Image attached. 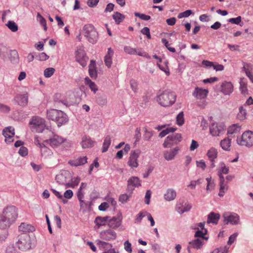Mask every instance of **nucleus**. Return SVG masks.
Wrapping results in <instances>:
<instances>
[{"mask_svg": "<svg viewBox=\"0 0 253 253\" xmlns=\"http://www.w3.org/2000/svg\"><path fill=\"white\" fill-rule=\"evenodd\" d=\"M114 52L111 48L108 49L107 54L105 57V63L108 67H110L112 64V57L113 56Z\"/></svg>", "mask_w": 253, "mask_h": 253, "instance_id": "c756f323", "label": "nucleus"}, {"mask_svg": "<svg viewBox=\"0 0 253 253\" xmlns=\"http://www.w3.org/2000/svg\"><path fill=\"white\" fill-rule=\"evenodd\" d=\"M192 12L191 10H187L185 11L184 12L180 13L178 14V17L179 18H182L183 17H187L189 16H190L191 14H192Z\"/></svg>", "mask_w": 253, "mask_h": 253, "instance_id": "5fc2aeb1", "label": "nucleus"}, {"mask_svg": "<svg viewBox=\"0 0 253 253\" xmlns=\"http://www.w3.org/2000/svg\"><path fill=\"white\" fill-rule=\"evenodd\" d=\"M55 179L59 184L64 185L65 188L72 186L71 181L72 180L71 173L67 170H63L61 173L56 175Z\"/></svg>", "mask_w": 253, "mask_h": 253, "instance_id": "423d86ee", "label": "nucleus"}, {"mask_svg": "<svg viewBox=\"0 0 253 253\" xmlns=\"http://www.w3.org/2000/svg\"><path fill=\"white\" fill-rule=\"evenodd\" d=\"M19 230L26 233V232H32L35 230L34 226L30 224L22 223L19 226Z\"/></svg>", "mask_w": 253, "mask_h": 253, "instance_id": "a878e982", "label": "nucleus"}, {"mask_svg": "<svg viewBox=\"0 0 253 253\" xmlns=\"http://www.w3.org/2000/svg\"><path fill=\"white\" fill-rule=\"evenodd\" d=\"M111 138L109 136H107L105 138L102 149V152L103 153L105 152L108 150V148L111 144Z\"/></svg>", "mask_w": 253, "mask_h": 253, "instance_id": "ea45409f", "label": "nucleus"}, {"mask_svg": "<svg viewBox=\"0 0 253 253\" xmlns=\"http://www.w3.org/2000/svg\"><path fill=\"white\" fill-rule=\"evenodd\" d=\"M125 52L129 54H134L137 53L139 55L142 56V54L140 52H137L135 48H133L130 46H126L124 48Z\"/></svg>", "mask_w": 253, "mask_h": 253, "instance_id": "c03bdc74", "label": "nucleus"}, {"mask_svg": "<svg viewBox=\"0 0 253 253\" xmlns=\"http://www.w3.org/2000/svg\"><path fill=\"white\" fill-rule=\"evenodd\" d=\"M16 243V247L22 251H26L32 248V244L29 235L23 233L19 235Z\"/></svg>", "mask_w": 253, "mask_h": 253, "instance_id": "f03ea898", "label": "nucleus"}, {"mask_svg": "<svg viewBox=\"0 0 253 253\" xmlns=\"http://www.w3.org/2000/svg\"><path fill=\"white\" fill-rule=\"evenodd\" d=\"M131 195H127L126 194H122L120 196L119 200L123 204L126 203L128 200Z\"/></svg>", "mask_w": 253, "mask_h": 253, "instance_id": "8fccbe9b", "label": "nucleus"}, {"mask_svg": "<svg viewBox=\"0 0 253 253\" xmlns=\"http://www.w3.org/2000/svg\"><path fill=\"white\" fill-rule=\"evenodd\" d=\"M223 131L222 127H210V132L213 136H217Z\"/></svg>", "mask_w": 253, "mask_h": 253, "instance_id": "37998d69", "label": "nucleus"}, {"mask_svg": "<svg viewBox=\"0 0 253 253\" xmlns=\"http://www.w3.org/2000/svg\"><path fill=\"white\" fill-rule=\"evenodd\" d=\"M240 127H228L227 134L229 137H234L240 133Z\"/></svg>", "mask_w": 253, "mask_h": 253, "instance_id": "f704fd0d", "label": "nucleus"}, {"mask_svg": "<svg viewBox=\"0 0 253 253\" xmlns=\"http://www.w3.org/2000/svg\"><path fill=\"white\" fill-rule=\"evenodd\" d=\"M237 236H238L237 233H235L231 235L229 238V240L227 242V244L230 245H231L235 241Z\"/></svg>", "mask_w": 253, "mask_h": 253, "instance_id": "052dcab7", "label": "nucleus"}, {"mask_svg": "<svg viewBox=\"0 0 253 253\" xmlns=\"http://www.w3.org/2000/svg\"><path fill=\"white\" fill-rule=\"evenodd\" d=\"M219 218L220 214L219 213L211 212L208 215L207 223H212L213 224H216L218 223Z\"/></svg>", "mask_w": 253, "mask_h": 253, "instance_id": "5701e85b", "label": "nucleus"}, {"mask_svg": "<svg viewBox=\"0 0 253 253\" xmlns=\"http://www.w3.org/2000/svg\"><path fill=\"white\" fill-rule=\"evenodd\" d=\"M208 93V89L196 87L193 92V95L197 99H202L206 98Z\"/></svg>", "mask_w": 253, "mask_h": 253, "instance_id": "dca6fc26", "label": "nucleus"}, {"mask_svg": "<svg viewBox=\"0 0 253 253\" xmlns=\"http://www.w3.org/2000/svg\"><path fill=\"white\" fill-rule=\"evenodd\" d=\"M47 116L49 119L58 122L59 124L61 125H63L67 121L66 114L61 111L55 109H50L47 111Z\"/></svg>", "mask_w": 253, "mask_h": 253, "instance_id": "39448f33", "label": "nucleus"}, {"mask_svg": "<svg viewBox=\"0 0 253 253\" xmlns=\"http://www.w3.org/2000/svg\"><path fill=\"white\" fill-rule=\"evenodd\" d=\"M217 124L213 120V118L212 117H210L208 118L207 119H203L201 122V125L203 126H213L215 125H217Z\"/></svg>", "mask_w": 253, "mask_h": 253, "instance_id": "c9c22d12", "label": "nucleus"}, {"mask_svg": "<svg viewBox=\"0 0 253 253\" xmlns=\"http://www.w3.org/2000/svg\"><path fill=\"white\" fill-rule=\"evenodd\" d=\"M48 140H45V142H47ZM48 141L51 146H58L62 143L64 140L63 138L59 137V136L54 135L53 137L50 138Z\"/></svg>", "mask_w": 253, "mask_h": 253, "instance_id": "4be33fe9", "label": "nucleus"}, {"mask_svg": "<svg viewBox=\"0 0 253 253\" xmlns=\"http://www.w3.org/2000/svg\"><path fill=\"white\" fill-rule=\"evenodd\" d=\"M94 143L95 142L91 140L90 137L85 135L83 137L81 144L83 148L85 149L93 147Z\"/></svg>", "mask_w": 253, "mask_h": 253, "instance_id": "a211bd4d", "label": "nucleus"}, {"mask_svg": "<svg viewBox=\"0 0 253 253\" xmlns=\"http://www.w3.org/2000/svg\"><path fill=\"white\" fill-rule=\"evenodd\" d=\"M77 61L83 66H86L87 58L85 56L84 51L82 49H79L76 53Z\"/></svg>", "mask_w": 253, "mask_h": 253, "instance_id": "4468645a", "label": "nucleus"}, {"mask_svg": "<svg viewBox=\"0 0 253 253\" xmlns=\"http://www.w3.org/2000/svg\"><path fill=\"white\" fill-rule=\"evenodd\" d=\"M87 158L86 156L79 157L77 159L70 160L68 162V164L72 166L78 167L86 164L87 163Z\"/></svg>", "mask_w": 253, "mask_h": 253, "instance_id": "f3484780", "label": "nucleus"}, {"mask_svg": "<svg viewBox=\"0 0 253 253\" xmlns=\"http://www.w3.org/2000/svg\"><path fill=\"white\" fill-rule=\"evenodd\" d=\"M124 246L125 250L129 253H131L132 249H131V245L128 242V241H126L124 243Z\"/></svg>", "mask_w": 253, "mask_h": 253, "instance_id": "bf43d9fd", "label": "nucleus"}, {"mask_svg": "<svg viewBox=\"0 0 253 253\" xmlns=\"http://www.w3.org/2000/svg\"><path fill=\"white\" fill-rule=\"evenodd\" d=\"M179 150V148L176 147L169 150L166 151L164 153V157L167 161L172 160L177 154Z\"/></svg>", "mask_w": 253, "mask_h": 253, "instance_id": "2eb2a0df", "label": "nucleus"}, {"mask_svg": "<svg viewBox=\"0 0 253 253\" xmlns=\"http://www.w3.org/2000/svg\"><path fill=\"white\" fill-rule=\"evenodd\" d=\"M109 218V217L108 216H97L95 218V222L98 226H103L105 225L106 222L108 221Z\"/></svg>", "mask_w": 253, "mask_h": 253, "instance_id": "e433bc0d", "label": "nucleus"}, {"mask_svg": "<svg viewBox=\"0 0 253 253\" xmlns=\"http://www.w3.org/2000/svg\"><path fill=\"white\" fill-rule=\"evenodd\" d=\"M141 32L143 35H145L148 39H151V36L150 35V30L148 27H144L141 30Z\"/></svg>", "mask_w": 253, "mask_h": 253, "instance_id": "13d9d810", "label": "nucleus"}, {"mask_svg": "<svg viewBox=\"0 0 253 253\" xmlns=\"http://www.w3.org/2000/svg\"><path fill=\"white\" fill-rule=\"evenodd\" d=\"M135 16L136 17H139L142 20L145 21H148L150 19L151 17L149 15H145L144 14H141L139 13L136 12L134 13Z\"/></svg>", "mask_w": 253, "mask_h": 253, "instance_id": "603ef678", "label": "nucleus"}, {"mask_svg": "<svg viewBox=\"0 0 253 253\" xmlns=\"http://www.w3.org/2000/svg\"><path fill=\"white\" fill-rule=\"evenodd\" d=\"M184 123V119L183 113L182 112H180L176 117V123L178 126L183 125Z\"/></svg>", "mask_w": 253, "mask_h": 253, "instance_id": "49530a36", "label": "nucleus"}, {"mask_svg": "<svg viewBox=\"0 0 253 253\" xmlns=\"http://www.w3.org/2000/svg\"><path fill=\"white\" fill-rule=\"evenodd\" d=\"M151 196V191L150 190H148L146 191L145 193V203L147 205H149L150 204V198Z\"/></svg>", "mask_w": 253, "mask_h": 253, "instance_id": "6e6d98bb", "label": "nucleus"}, {"mask_svg": "<svg viewBox=\"0 0 253 253\" xmlns=\"http://www.w3.org/2000/svg\"><path fill=\"white\" fill-rule=\"evenodd\" d=\"M140 152L136 151H134L131 152L128 161L127 162L128 165L132 168H137L138 166L137 159L139 157Z\"/></svg>", "mask_w": 253, "mask_h": 253, "instance_id": "f8f14e48", "label": "nucleus"}, {"mask_svg": "<svg viewBox=\"0 0 253 253\" xmlns=\"http://www.w3.org/2000/svg\"><path fill=\"white\" fill-rule=\"evenodd\" d=\"M18 216L17 209L14 206L5 208L0 215V228L5 229L16 220Z\"/></svg>", "mask_w": 253, "mask_h": 253, "instance_id": "f257e3e1", "label": "nucleus"}, {"mask_svg": "<svg viewBox=\"0 0 253 253\" xmlns=\"http://www.w3.org/2000/svg\"><path fill=\"white\" fill-rule=\"evenodd\" d=\"M108 221V226L112 228H118L121 225V219L119 217H113Z\"/></svg>", "mask_w": 253, "mask_h": 253, "instance_id": "cd10ccee", "label": "nucleus"}, {"mask_svg": "<svg viewBox=\"0 0 253 253\" xmlns=\"http://www.w3.org/2000/svg\"><path fill=\"white\" fill-rule=\"evenodd\" d=\"M217 153V150L212 147L208 151L207 156L211 161H213L216 158Z\"/></svg>", "mask_w": 253, "mask_h": 253, "instance_id": "4c0bfd02", "label": "nucleus"}, {"mask_svg": "<svg viewBox=\"0 0 253 253\" xmlns=\"http://www.w3.org/2000/svg\"><path fill=\"white\" fill-rule=\"evenodd\" d=\"M222 91L225 95H228L231 93L233 90V86L231 83H224L222 84Z\"/></svg>", "mask_w": 253, "mask_h": 253, "instance_id": "393cba45", "label": "nucleus"}, {"mask_svg": "<svg viewBox=\"0 0 253 253\" xmlns=\"http://www.w3.org/2000/svg\"><path fill=\"white\" fill-rule=\"evenodd\" d=\"M84 83L86 85H88L90 88V89L92 91H93L94 93H95L98 90V88L96 86L94 82H92L89 78L86 77L84 79Z\"/></svg>", "mask_w": 253, "mask_h": 253, "instance_id": "72a5a7b5", "label": "nucleus"}, {"mask_svg": "<svg viewBox=\"0 0 253 253\" xmlns=\"http://www.w3.org/2000/svg\"><path fill=\"white\" fill-rule=\"evenodd\" d=\"M246 115L247 112L246 109L243 106H240L239 112L237 114L238 118L240 120H243L246 119Z\"/></svg>", "mask_w": 253, "mask_h": 253, "instance_id": "79ce46f5", "label": "nucleus"}, {"mask_svg": "<svg viewBox=\"0 0 253 253\" xmlns=\"http://www.w3.org/2000/svg\"><path fill=\"white\" fill-rule=\"evenodd\" d=\"M240 89L243 94H246L247 92V84L243 82H240Z\"/></svg>", "mask_w": 253, "mask_h": 253, "instance_id": "774afa93", "label": "nucleus"}, {"mask_svg": "<svg viewBox=\"0 0 253 253\" xmlns=\"http://www.w3.org/2000/svg\"><path fill=\"white\" fill-rule=\"evenodd\" d=\"M176 128L174 127H167L166 129L163 130L160 133L159 136L163 137L169 132H174Z\"/></svg>", "mask_w": 253, "mask_h": 253, "instance_id": "a18cd8bd", "label": "nucleus"}, {"mask_svg": "<svg viewBox=\"0 0 253 253\" xmlns=\"http://www.w3.org/2000/svg\"><path fill=\"white\" fill-rule=\"evenodd\" d=\"M192 208L191 205L184 202H178L175 206V210L179 213L182 214L185 212L189 211Z\"/></svg>", "mask_w": 253, "mask_h": 253, "instance_id": "ddd939ff", "label": "nucleus"}, {"mask_svg": "<svg viewBox=\"0 0 253 253\" xmlns=\"http://www.w3.org/2000/svg\"><path fill=\"white\" fill-rule=\"evenodd\" d=\"M199 147V144L198 143L194 140H192L191 142V145L190 146V151H194L196 149H197Z\"/></svg>", "mask_w": 253, "mask_h": 253, "instance_id": "69168bd1", "label": "nucleus"}, {"mask_svg": "<svg viewBox=\"0 0 253 253\" xmlns=\"http://www.w3.org/2000/svg\"><path fill=\"white\" fill-rule=\"evenodd\" d=\"M97 245L98 246L99 249L103 252L108 251L112 249V244L100 240L97 241Z\"/></svg>", "mask_w": 253, "mask_h": 253, "instance_id": "bb28decb", "label": "nucleus"}, {"mask_svg": "<svg viewBox=\"0 0 253 253\" xmlns=\"http://www.w3.org/2000/svg\"><path fill=\"white\" fill-rule=\"evenodd\" d=\"M89 74L92 79H96L97 77V72L95 61L91 60L89 65Z\"/></svg>", "mask_w": 253, "mask_h": 253, "instance_id": "412c9836", "label": "nucleus"}, {"mask_svg": "<svg viewBox=\"0 0 253 253\" xmlns=\"http://www.w3.org/2000/svg\"><path fill=\"white\" fill-rule=\"evenodd\" d=\"M224 221L226 224L230 223L232 225L240 224V216L236 213H225L223 214Z\"/></svg>", "mask_w": 253, "mask_h": 253, "instance_id": "6e6552de", "label": "nucleus"}, {"mask_svg": "<svg viewBox=\"0 0 253 253\" xmlns=\"http://www.w3.org/2000/svg\"><path fill=\"white\" fill-rule=\"evenodd\" d=\"M141 185V181L137 176H132L127 180V188L128 190L132 191L134 188Z\"/></svg>", "mask_w": 253, "mask_h": 253, "instance_id": "9b49d317", "label": "nucleus"}, {"mask_svg": "<svg viewBox=\"0 0 253 253\" xmlns=\"http://www.w3.org/2000/svg\"><path fill=\"white\" fill-rule=\"evenodd\" d=\"M229 167H227L224 163H222L220 164V168L218 171L221 172L223 174H227L229 172Z\"/></svg>", "mask_w": 253, "mask_h": 253, "instance_id": "09e8293b", "label": "nucleus"}, {"mask_svg": "<svg viewBox=\"0 0 253 253\" xmlns=\"http://www.w3.org/2000/svg\"><path fill=\"white\" fill-rule=\"evenodd\" d=\"M73 196V191L69 189V190H66L64 192L63 197L65 198L70 199L72 198Z\"/></svg>", "mask_w": 253, "mask_h": 253, "instance_id": "0e129e2a", "label": "nucleus"}, {"mask_svg": "<svg viewBox=\"0 0 253 253\" xmlns=\"http://www.w3.org/2000/svg\"><path fill=\"white\" fill-rule=\"evenodd\" d=\"M7 27L12 32H16L18 30V26L14 22L9 21L6 24Z\"/></svg>", "mask_w": 253, "mask_h": 253, "instance_id": "de8ad7c7", "label": "nucleus"}, {"mask_svg": "<svg viewBox=\"0 0 253 253\" xmlns=\"http://www.w3.org/2000/svg\"><path fill=\"white\" fill-rule=\"evenodd\" d=\"M242 18L240 16L237 17V18H233L230 19L228 21L230 23L235 24H239L241 22Z\"/></svg>", "mask_w": 253, "mask_h": 253, "instance_id": "680f3d73", "label": "nucleus"}, {"mask_svg": "<svg viewBox=\"0 0 253 253\" xmlns=\"http://www.w3.org/2000/svg\"><path fill=\"white\" fill-rule=\"evenodd\" d=\"M158 98L159 104L164 107L169 106L175 102V96L167 90L160 93Z\"/></svg>", "mask_w": 253, "mask_h": 253, "instance_id": "20e7f679", "label": "nucleus"}, {"mask_svg": "<svg viewBox=\"0 0 253 253\" xmlns=\"http://www.w3.org/2000/svg\"><path fill=\"white\" fill-rule=\"evenodd\" d=\"M162 42L163 43H164L165 45L167 47V48L170 52H175V49L174 48L170 47V45L168 42V41L165 39H162Z\"/></svg>", "mask_w": 253, "mask_h": 253, "instance_id": "864d4df0", "label": "nucleus"}, {"mask_svg": "<svg viewBox=\"0 0 253 253\" xmlns=\"http://www.w3.org/2000/svg\"><path fill=\"white\" fill-rule=\"evenodd\" d=\"M19 155L24 157L28 155V149L26 147L21 146L18 152Z\"/></svg>", "mask_w": 253, "mask_h": 253, "instance_id": "4d7b16f0", "label": "nucleus"}, {"mask_svg": "<svg viewBox=\"0 0 253 253\" xmlns=\"http://www.w3.org/2000/svg\"><path fill=\"white\" fill-rule=\"evenodd\" d=\"M164 199L167 201H171L174 200L176 197V192L172 188H169L167 190L164 194Z\"/></svg>", "mask_w": 253, "mask_h": 253, "instance_id": "6ab92c4d", "label": "nucleus"}, {"mask_svg": "<svg viewBox=\"0 0 253 253\" xmlns=\"http://www.w3.org/2000/svg\"><path fill=\"white\" fill-rule=\"evenodd\" d=\"M204 240L202 239H196L189 243V245H191V247L195 249H200L204 244Z\"/></svg>", "mask_w": 253, "mask_h": 253, "instance_id": "b1692460", "label": "nucleus"}, {"mask_svg": "<svg viewBox=\"0 0 253 253\" xmlns=\"http://www.w3.org/2000/svg\"><path fill=\"white\" fill-rule=\"evenodd\" d=\"M113 18L117 24H119L125 18V16L122 14L116 12L113 15Z\"/></svg>", "mask_w": 253, "mask_h": 253, "instance_id": "a19ab883", "label": "nucleus"}, {"mask_svg": "<svg viewBox=\"0 0 253 253\" xmlns=\"http://www.w3.org/2000/svg\"><path fill=\"white\" fill-rule=\"evenodd\" d=\"M54 71L53 68H46L44 71V75L45 77L49 78L53 74Z\"/></svg>", "mask_w": 253, "mask_h": 253, "instance_id": "3c124183", "label": "nucleus"}, {"mask_svg": "<svg viewBox=\"0 0 253 253\" xmlns=\"http://www.w3.org/2000/svg\"><path fill=\"white\" fill-rule=\"evenodd\" d=\"M84 30L85 36L87 37H91L95 33L94 27L91 25H85Z\"/></svg>", "mask_w": 253, "mask_h": 253, "instance_id": "c85d7f7f", "label": "nucleus"}, {"mask_svg": "<svg viewBox=\"0 0 253 253\" xmlns=\"http://www.w3.org/2000/svg\"><path fill=\"white\" fill-rule=\"evenodd\" d=\"M16 101L20 105H25L28 102V94H25L23 95H20L16 97Z\"/></svg>", "mask_w": 253, "mask_h": 253, "instance_id": "473e14b6", "label": "nucleus"}, {"mask_svg": "<svg viewBox=\"0 0 253 253\" xmlns=\"http://www.w3.org/2000/svg\"><path fill=\"white\" fill-rule=\"evenodd\" d=\"M100 238L103 240L107 241L114 240L117 237L116 233L111 230H107L102 231L100 234Z\"/></svg>", "mask_w": 253, "mask_h": 253, "instance_id": "9d476101", "label": "nucleus"}, {"mask_svg": "<svg viewBox=\"0 0 253 253\" xmlns=\"http://www.w3.org/2000/svg\"><path fill=\"white\" fill-rule=\"evenodd\" d=\"M2 134L5 137V142H12L13 141L12 138L15 134L14 127H4L2 130Z\"/></svg>", "mask_w": 253, "mask_h": 253, "instance_id": "1a4fd4ad", "label": "nucleus"}, {"mask_svg": "<svg viewBox=\"0 0 253 253\" xmlns=\"http://www.w3.org/2000/svg\"><path fill=\"white\" fill-rule=\"evenodd\" d=\"M80 180H81V179L79 177H75L74 179L72 178V180L71 181V184H72V186H71V187L74 188L75 186H77L79 184Z\"/></svg>", "mask_w": 253, "mask_h": 253, "instance_id": "e2e57ef3", "label": "nucleus"}, {"mask_svg": "<svg viewBox=\"0 0 253 253\" xmlns=\"http://www.w3.org/2000/svg\"><path fill=\"white\" fill-rule=\"evenodd\" d=\"M205 222H200L195 225L193 229H196L197 231L195 234V237L202 239L203 240H207L208 238L205 237L207 233V229L205 228Z\"/></svg>", "mask_w": 253, "mask_h": 253, "instance_id": "0eeeda50", "label": "nucleus"}, {"mask_svg": "<svg viewBox=\"0 0 253 253\" xmlns=\"http://www.w3.org/2000/svg\"><path fill=\"white\" fill-rule=\"evenodd\" d=\"M29 124L33 126H39L45 125L44 120L37 116H34L32 118L29 122Z\"/></svg>", "mask_w": 253, "mask_h": 253, "instance_id": "aec40b11", "label": "nucleus"}, {"mask_svg": "<svg viewBox=\"0 0 253 253\" xmlns=\"http://www.w3.org/2000/svg\"><path fill=\"white\" fill-rule=\"evenodd\" d=\"M231 139L228 138H225L222 140L220 142V146L225 151H230L231 147Z\"/></svg>", "mask_w": 253, "mask_h": 253, "instance_id": "7c9ffc66", "label": "nucleus"}, {"mask_svg": "<svg viewBox=\"0 0 253 253\" xmlns=\"http://www.w3.org/2000/svg\"><path fill=\"white\" fill-rule=\"evenodd\" d=\"M237 144L241 146L250 148L253 146V132L250 130L245 131L241 136H238Z\"/></svg>", "mask_w": 253, "mask_h": 253, "instance_id": "7ed1b4c3", "label": "nucleus"}, {"mask_svg": "<svg viewBox=\"0 0 253 253\" xmlns=\"http://www.w3.org/2000/svg\"><path fill=\"white\" fill-rule=\"evenodd\" d=\"M181 138V134L179 133H174L167 136L168 140H170L171 141L174 143L180 141Z\"/></svg>", "mask_w": 253, "mask_h": 253, "instance_id": "58836bf2", "label": "nucleus"}, {"mask_svg": "<svg viewBox=\"0 0 253 253\" xmlns=\"http://www.w3.org/2000/svg\"><path fill=\"white\" fill-rule=\"evenodd\" d=\"M219 192L218 193V195L219 197H223L224 195V193L228 190V186L227 184V182L226 181H222L219 182Z\"/></svg>", "mask_w": 253, "mask_h": 253, "instance_id": "2f4dec72", "label": "nucleus"}, {"mask_svg": "<svg viewBox=\"0 0 253 253\" xmlns=\"http://www.w3.org/2000/svg\"><path fill=\"white\" fill-rule=\"evenodd\" d=\"M197 167L201 168L203 170H204L206 167L205 162L203 160H200L196 162Z\"/></svg>", "mask_w": 253, "mask_h": 253, "instance_id": "338daca9", "label": "nucleus"}]
</instances>
